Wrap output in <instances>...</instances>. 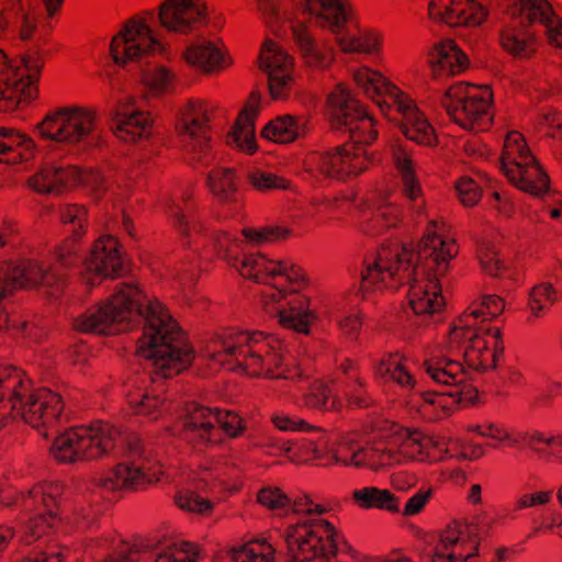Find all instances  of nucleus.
Wrapping results in <instances>:
<instances>
[{"label":"nucleus","mask_w":562,"mask_h":562,"mask_svg":"<svg viewBox=\"0 0 562 562\" xmlns=\"http://www.w3.org/2000/svg\"><path fill=\"white\" fill-rule=\"evenodd\" d=\"M145 319L136 355L151 361L153 374L170 379L187 369L194 351L184 333L157 300H147L137 284L122 282L110 297L74 321L76 330L99 335H116L130 324Z\"/></svg>","instance_id":"1"},{"label":"nucleus","mask_w":562,"mask_h":562,"mask_svg":"<svg viewBox=\"0 0 562 562\" xmlns=\"http://www.w3.org/2000/svg\"><path fill=\"white\" fill-rule=\"evenodd\" d=\"M441 221H430L417 250L397 244L381 247L363 261L357 295L367 300L384 288L409 285L407 300L416 315L435 314L443 307L440 278L458 255L454 239Z\"/></svg>","instance_id":"2"},{"label":"nucleus","mask_w":562,"mask_h":562,"mask_svg":"<svg viewBox=\"0 0 562 562\" xmlns=\"http://www.w3.org/2000/svg\"><path fill=\"white\" fill-rule=\"evenodd\" d=\"M244 244V239L218 232L214 236L213 246L216 255L244 278L267 285L261 293L262 307L267 314L277 316L285 328L307 334L316 315L308 308V297L299 292L305 282L302 268L290 261L270 259L260 252L241 254Z\"/></svg>","instance_id":"3"},{"label":"nucleus","mask_w":562,"mask_h":562,"mask_svg":"<svg viewBox=\"0 0 562 562\" xmlns=\"http://www.w3.org/2000/svg\"><path fill=\"white\" fill-rule=\"evenodd\" d=\"M265 24L277 32L289 23L293 43L304 64L327 70L336 58L335 48L316 41L312 27L340 35L352 19L350 0H254Z\"/></svg>","instance_id":"4"},{"label":"nucleus","mask_w":562,"mask_h":562,"mask_svg":"<svg viewBox=\"0 0 562 562\" xmlns=\"http://www.w3.org/2000/svg\"><path fill=\"white\" fill-rule=\"evenodd\" d=\"M169 34L190 36L210 22L206 0H162L155 10L142 11L127 19L112 38L110 50L115 64L127 66L165 52L153 24Z\"/></svg>","instance_id":"5"},{"label":"nucleus","mask_w":562,"mask_h":562,"mask_svg":"<svg viewBox=\"0 0 562 562\" xmlns=\"http://www.w3.org/2000/svg\"><path fill=\"white\" fill-rule=\"evenodd\" d=\"M206 355L221 366L234 364L255 378L295 382L304 376L297 367L285 362L281 344L258 330L226 329L207 344Z\"/></svg>","instance_id":"6"},{"label":"nucleus","mask_w":562,"mask_h":562,"mask_svg":"<svg viewBox=\"0 0 562 562\" xmlns=\"http://www.w3.org/2000/svg\"><path fill=\"white\" fill-rule=\"evenodd\" d=\"M61 396L49 389L33 390L25 373L0 366V427L20 417L33 428L54 427L63 418Z\"/></svg>","instance_id":"7"},{"label":"nucleus","mask_w":562,"mask_h":562,"mask_svg":"<svg viewBox=\"0 0 562 562\" xmlns=\"http://www.w3.org/2000/svg\"><path fill=\"white\" fill-rule=\"evenodd\" d=\"M439 443L417 429H403L393 438H380L358 446L341 442L334 458L338 463L380 470L404 461H431V449Z\"/></svg>","instance_id":"8"},{"label":"nucleus","mask_w":562,"mask_h":562,"mask_svg":"<svg viewBox=\"0 0 562 562\" xmlns=\"http://www.w3.org/2000/svg\"><path fill=\"white\" fill-rule=\"evenodd\" d=\"M427 375L445 391H427L413 395L412 405L420 415L435 420L449 415L458 405L468 406L477 398V390L468 382L460 360L430 356L423 363Z\"/></svg>","instance_id":"9"},{"label":"nucleus","mask_w":562,"mask_h":562,"mask_svg":"<svg viewBox=\"0 0 562 562\" xmlns=\"http://www.w3.org/2000/svg\"><path fill=\"white\" fill-rule=\"evenodd\" d=\"M480 313L482 311L473 305L457 319L448 333L443 350L447 352L445 357L454 360L461 357L468 367L487 370L495 368L504 346L498 328H485L477 324Z\"/></svg>","instance_id":"10"},{"label":"nucleus","mask_w":562,"mask_h":562,"mask_svg":"<svg viewBox=\"0 0 562 562\" xmlns=\"http://www.w3.org/2000/svg\"><path fill=\"white\" fill-rule=\"evenodd\" d=\"M64 491L59 482L36 483L27 493L0 492V504L20 507L27 518L23 522L21 540L31 544L58 520V499Z\"/></svg>","instance_id":"11"},{"label":"nucleus","mask_w":562,"mask_h":562,"mask_svg":"<svg viewBox=\"0 0 562 562\" xmlns=\"http://www.w3.org/2000/svg\"><path fill=\"white\" fill-rule=\"evenodd\" d=\"M121 441L122 435L116 427L99 420L59 435L50 454L61 463L94 460L113 451Z\"/></svg>","instance_id":"12"},{"label":"nucleus","mask_w":562,"mask_h":562,"mask_svg":"<svg viewBox=\"0 0 562 562\" xmlns=\"http://www.w3.org/2000/svg\"><path fill=\"white\" fill-rule=\"evenodd\" d=\"M162 476V465L135 437L128 441L126 459L102 475L97 484L109 492L139 491L160 482Z\"/></svg>","instance_id":"13"},{"label":"nucleus","mask_w":562,"mask_h":562,"mask_svg":"<svg viewBox=\"0 0 562 562\" xmlns=\"http://www.w3.org/2000/svg\"><path fill=\"white\" fill-rule=\"evenodd\" d=\"M492 98L493 93L486 86L458 82L446 90L441 104L454 123L464 130L480 132L492 122Z\"/></svg>","instance_id":"14"},{"label":"nucleus","mask_w":562,"mask_h":562,"mask_svg":"<svg viewBox=\"0 0 562 562\" xmlns=\"http://www.w3.org/2000/svg\"><path fill=\"white\" fill-rule=\"evenodd\" d=\"M335 537L333 525L322 518L289 526L284 539L290 562H326L336 553Z\"/></svg>","instance_id":"15"},{"label":"nucleus","mask_w":562,"mask_h":562,"mask_svg":"<svg viewBox=\"0 0 562 562\" xmlns=\"http://www.w3.org/2000/svg\"><path fill=\"white\" fill-rule=\"evenodd\" d=\"M210 128V106L205 101L190 100L180 109L176 130L189 164L207 167L215 160Z\"/></svg>","instance_id":"16"},{"label":"nucleus","mask_w":562,"mask_h":562,"mask_svg":"<svg viewBox=\"0 0 562 562\" xmlns=\"http://www.w3.org/2000/svg\"><path fill=\"white\" fill-rule=\"evenodd\" d=\"M373 101L389 120L401 121V131L407 139L425 146L436 145L434 127L398 87L387 81Z\"/></svg>","instance_id":"17"},{"label":"nucleus","mask_w":562,"mask_h":562,"mask_svg":"<svg viewBox=\"0 0 562 562\" xmlns=\"http://www.w3.org/2000/svg\"><path fill=\"white\" fill-rule=\"evenodd\" d=\"M43 65L42 57L33 54L24 56L19 66H7V56L0 49V112L13 111L37 97Z\"/></svg>","instance_id":"18"},{"label":"nucleus","mask_w":562,"mask_h":562,"mask_svg":"<svg viewBox=\"0 0 562 562\" xmlns=\"http://www.w3.org/2000/svg\"><path fill=\"white\" fill-rule=\"evenodd\" d=\"M331 127L346 130L357 146L370 145L378 136L373 119L342 83L336 86L327 98Z\"/></svg>","instance_id":"19"},{"label":"nucleus","mask_w":562,"mask_h":562,"mask_svg":"<svg viewBox=\"0 0 562 562\" xmlns=\"http://www.w3.org/2000/svg\"><path fill=\"white\" fill-rule=\"evenodd\" d=\"M221 429L229 437H238L245 430L241 417L231 411L211 409L192 403L183 420V436L200 447L221 441Z\"/></svg>","instance_id":"20"},{"label":"nucleus","mask_w":562,"mask_h":562,"mask_svg":"<svg viewBox=\"0 0 562 562\" xmlns=\"http://www.w3.org/2000/svg\"><path fill=\"white\" fill-rule=\"evenodd\" d=\"M41 136L70 145L92 143L97 137L95 115L83 108H60L37 124Z\"/></svg>","instance_id":"21"},{"label":"nucleus","mask_w":562,"mask_h":562,"mask_svg":"<svg viewBox=\"0 0 562 562\" xmlns=\"http://www.w3.org/2000/svg\"><path fill=\"white\" fill-rule=\"evenodd\" d=\"M54 276L53 269L45 268L36 259L21 258L16 261H3L0 263V301L16 289L34 286L42 282L50 284ZM18 327L25 330L27 323L18 322L0 307V329Z\"/></svg>","instance_id":"22"},{"label":"nucleus","mask_w":562,"mask_h":562,"mask_svg":"<svg viewBox=\"0 0 562 562\" xmlns=\"http://www.w3.org/2000/svg\"><path fill=\"white\" fill-rule=\"evenodd\" d=\"M501 47L510 56L527 59L540 43L537 0L510 18H504L498 31Z\"/></svg>","instance_id":"23"},{"label":"nucleus","mask_w":562,"mask_h":562,"mask_svg":"<svg viewBox=\"0 0 562 562\" xmlns=\"http://www.w3.org/2000/svg\"><path fill=\"white\" fill-rule=\"evenodd\" d=\"M369 165L364 147L349 143L323 153H312L305 161L306 170L312 175L341 180L361 173Z\"/></svg>","instance_id":"24"},{"label":"nucleus","mask_w":562,"mask_h":562,"mask_svg":"<svg viewBox=\"0 0 562 562\" xmlns=\"http://www.w3.org/2000/svg\"><path fill=\"white\" fill-rule=\"evenodd\" d=\"M479 544L475 527L453 521L440 532L431 553V562H465L477 555Z\"/></svg>","instance_id":"25"},{"label":"nucleus","mask_w":562,"mask_h":562,"mask_svg":"<svg viewBox=\"0 0 562 562\" xmlns=\"http://www.w3.org/2000/svg\"><path fill=\"white\" fill-rule=\"evenodd\" d=\"M279 43L266 40L259 55V66L268 76L269 92L274 100L289 97L294 61Z\"/></svg>","instance_id":"26"},{"label":"nucleus","mask_w":562,"mask_h":562,"mask_svg":"<svg viewBox=\"0 0 562 562\" xmlns=\"http://www.w3.org/2000/svg\"><path fill=\"white\" fill-rule=\"evenodd\" d=\"M428 18L451 27H475L488 18V10L479 0H430Z\"/></svg>","instance_id":"27"},{"label":"nucleus","mask_w":562,"mask_h":562,"mask_svg":"<svg viewBox=\"0 0 562 562\" xmlns=\"http://www.w3.org/2000/svg\"><path fill=\"white\" fill-rule=\"evenodd\" d=\"M40 9L33 0L0 1V37L33 38L37 30Z\"/></svg>","instance_id":"28"},{"label":"nucleus","mask_w":562,"mask_h":562,"mask_svg":"<svg viewBox=\"0 0 562 562\" xmlns=\"http://www.w3.org/2000/svg\"><path fill=\"white\" fill-rule=\"evenodd\" d=\"M122 270L123 261L117 239L110 235L101 236L95 240L90 256L85 261L83 279L90 285H94L105 278L120 276Z\"/></svg>","instance_id":"29"},{"label":"nucleus","mask_w":562,"mask_h":562,"mask_svg":"<svg viewBox=\"0 0 562 562\" xmlns=\"http://www.w3.org/2000/svg\"><path fill=\"white\" fill-rule=\"evenodd\" d=\"M366 204L371 211V215L361 224L364 234L381 235L387 229L396 227L401 222L402 209L393 200L392 194L371 192L366 199Z\"/></svg>","instance_id":"30"},{"label":"nucleus","mask_w":562,"mask_h":562,"mask_svg":"<svg viewBox=\"0 0 562 562\" xmlns=\"http://www.w3.org/2000/svg\"><path fill=\"white\" fill-rule=\"evenodd\" d=\"M60 222L69 226L70 237L56 250V265L68 268L76 263L78 247L77 240L85 234L88 212L80 204H65L59 207Z\"/></svg>","instance_id":"31"},{"label":"nucleus","mask_w":562,"mask_h":562,"mask_svg":"<svg viewBox=\"0 0 562 562\" xmlns=\"http://www.w3.org/2000/svg\"><path fill=\"white\" fill-rule=\"evenodd\" d=\"M127 100L128 102L122 103L115 112L111 128L121 140L134 143L150 135L151 117L148 112L133 108V98Z\"/></svg>","instance_id":"32"},{"label":"nucleus","mask_w":562,"mask_h":562,"mask_svg":"<svg viewBox=\"0 0 562 562\" xmlns=\"http://www.w3.org/2000/svg\"><path fill=\"white\" fill-rule=\"evenodd\" d=\"M432 77L436 80L460 75L469 67V58L453 40L437 43L429 54Z\"/></svg>","instance_id":"33"},{"label":"nucleus","mask_w":562,"mask_h":562,"mask_svg":"<svg viewBox=\"0 0 562 562\" xmlns=\"http://www.w3.org/2000/svg\"><path fill=\"white\" fill-rule=\"evenodd\" d=\"M393 162L401 173L403 195L411 203V209L420 214L425 207V201L422 194V187L414 172L411 149L406 143L395 142L391 146Z\"/></svg>","instance_id":"34"},{"label":"nucleus","mask_w":562,"mask_h":562,"mask_svg":"<svg viewBox=\"0 0 562 562\" xmlns=\"http://www.w3.org/2000/svg\"><path fill=\"white\" fill-rule=\"evenodd\" d=\"M183 59L204 74H216L231 66L226 49L210 41L190 44L182 53Z\"/></svg>","instance_id":"35"},{"label":"nucleus","mask_w":562,"mask_h":562,"mask_svg":"<svg viewBox=\"0 0 562 562\" xmlns=\"http://www.w3.org/2000/svg\"><path fill=\"white\" fill-rule=\"evenodd\" d=\"M260 97L258 93H251L248 98L243 112L238 115L235 125L226 136V143L241 151L255 153V119L258 113Z\"/></svg>","instance_id":"36"},{"label":"nucleus","mask_w":562,"mask_h":562,"mask_svg":"<svg viewBox=\"0 0 562 562\" xmlns=\"http://www.w3.org/2000/svg\"><path fill=\"white\" fill-rule=\"evenodd\" d=\"M83 181L79 169L75 166H46L29 179V187L35 192L60 193L64 188L72 187Z\"/></svg>","instance_id":"37"},{"label":"nucleus","mask_w":562,"mask_h":562,"mask_svg":"<svg viewBox=\"0 0 562 562\" xmlns=\"http://www.w3.org/2000/svg\"><path fill=\"white\" fill-rule=\"evenodd\" d=\"M505 176L514 186L532 195H541L549 189V177L535 157L532 161H525L514 166L513 169H506Z\"/></svg>","instance_id":"38"},{"label":"nucleus","mask_w":562,"mask_h":562,"mask_svg":"<svg viewBox=\"0 0 562 562\" xmlns=\"http://www.w3.org/2000/svg\"><path fill=\"white\" fill-rule=\"evenodd\" d=\"M35 144L29 136L0 127V162L20 164L33 157Z\"/></svg>","instance_id":"39"},{"label":"nucleus","mask_w":562,"mask_h":562,"mask_svg":"<svg viewBox=\"0 0 562 562\" xmlns=\"http://www.w3.org/2000/svg\"><path fill=\"white\" fill-rule=\"evenodd\" d=\"M398 352L387 353L374 367V374L384 381H392L406 391L415 387L416 381L403 363Z\"/></svg>","instance_id":"40"},{"label":"nucleus","mask_w":562,"mask_h":562,"mask_svg":"<svg viewBox=\"0 0 562 562\" xmlns=\"http://www.w3.org/2000/svg\"><path fill=\"white\" fill-rule=\"evenodd\" d=\"M190 199L191 192L187 190L181 198L172 199L168 204L169 214L175 218L178 232L186 238H191L203 229L201 222L192 214Z\"/></svg>","instance_id":"41"},{"label":"nucleus","mask_w":562,"mask_h":562,"mask_svg":"<svg viewBox=\"0 0 562 562\" xmlns=\"http://www.w3.org/2000/svg\"><path fill=\"white\" fill-rule=\"evenodd\" d=\"M127 403L134 415L155 420L164 411L165 398L147 387L134 386L126 394Z\"/></svg>","instance_id":"42"},{"label":"nucleus","mask_w":562,"mask_h":562,"mask_svg":"<svg viewBox=\"0 0 562 562\" xmlns=\"http://www.w3.org/2000/svg\"><path fill=\"white\" fill-rule=\"evenodd\" d=\"M206 184L213 196L220 202L237 201V183L232 168L216 167L212 169L207 175Z\"/></svg>","instance_id":"43"},{"label":"nucleus","mask_w":562,"mask_h":562,"mask_svg":"<svg viewBox=\"0 0 562 562\" xmlns=\"http://www.w3.org/2000/svg\"><path fill=\"white\" fill-rule=\"evenodd\" d=\"M538 29L549 45L562 49V18L553 9L549 0H537Z\"/></svg>","instance_id":"44"},{"label":"nucleus","mask_w":562,"mask_h":562,"mask_svg":"<svg viewBox=\"0 0 562 562\" xmlns=\"http://www.w3.org/2000/svg\"><path fill=\"white\" fill-rule=\"evenodd\" d=\"M307 437L296 443L289 441L284 446V456L294 463H305L321 459V449L325 446V430L323 435L306 432Z\"/></svg>","instance_id":"45"},{"label":"nucleus","mask_w":562,"mask_h":562,"mask_svg":"<svg viewBox=\"0 0 562 562\" xmlns=\"http://www.w3.org/2000/svg\"><path fill=\"white\" fill-rule=\"evenodd\" d=\"M303 134V123L291 115L277 117L268 123L261 132L262 137L280 144L294 142Z\"/></svg>","instance_id":"46"},{"label":"nucleus","mask_w":562,"mask_h":562,"mask_svg":"<svg viewBox=\"0 0 562 562\" xmlns=\"http://www.w3.org/2000/svg\"><path fill=\"white\" fill-rule=\"evenodd\" d=\"M355 502L362 508H379L390 513H400V501L389 490L363 487L352 494Z\"/></svg>","instance_id":"47"},{"label":"nucleus","mask_w":562,"mask_h":562,"mask_svg":"<svg viewBox=\"0 0 562 562\" xmlns=\"http://www.w3.org/2000/svg\"><path fill=\"white\" fill-rule=\"evenodd\" d=\"M338 44L344 53L375 55L382 49L383 36L378 31L363 29L348 38H339Z\"/></svg>","instance_id":"48"},{"label":"nucleus","mask_w":562,"mask_h":562,"mask_svg":"<svg viewBox=\"0 0 562 562\" xmlns=\"http://www.w3.org/2000/svg\"><path fill=\"white\" fill-rule=\"evenodd\" d=\"M532 155L526 146L522 135L516 131L509 132L504 142L501 157L502 169H513L525 161H532Z\"/></svg>","instance_id":"49"},{"label":"nucleus","mask_w":562,"mask_h":562,"mask_svg":"<svg viewBox=\"0 0 562 562\" xmlns=\"http://www.w3.org/2000/svg\"><path fill=\"white\" fill-rule=\"evenodd\" d=\"M274 550L265 540H254L232 550L234 562H273Z\"/></svg>","instance_id":"50"},{"label":"nucleus","mask_w":562,"mask_h":562,"mask_svg":"<svg viewBox=\"0 0 562 562\" xmlns=\"http://www.w3.org/2000/svg\"><path fill=\"white\" fill-rule=\"evenodd\" d=\"M304 405L310 408L325 411H337L340 408V401L331 395L330 389L322 382H314L310 391L303 397Z\"/></svg>","instance_id":"51"},{"label":"nucleus","mask_w":562,"mask_h":562,"mask_svg":"<svg viewBox=\"0 0 562 562\" xmlns=\"http://www.w3.org/2000/svg\"><path fill=\"white\" fill-rule=\"evenodd\" d=\"M557 292L549 283L535 285L529 294V310L532 317L543 316L554 304Z\"/></svg>","instance_id":"52"},{"label":"nucleus","mask_w":562,"mask_h":562,"mask_svg":"<svg viewBox=\"0 0 562 562\" xmlns=\"http://www.w3.org/2000/svg\"><path fill=\"white\" fill-rule=\"evenodd\" d=\"M352 78L355 83L372 100L379 97L381 89L385 88V83L389 81L381 72L369 67L353 70Z\"/></svg>","instance_id":"53"},{"label":"nucleus","mask_w":562,"mask_h":562,"mask_svg":"<svg viewBox=\"0 0 562 562\" xmlns=\"http://www.w3.org/2000/svg\"><path fill=\"white\" fill-rule=\"evenodd\" d=\"M198 554L193 543H173L156 553L154 562H196Z\"/></svg>","instance_id":"54"},{"label":"nucleus","mask_w":562,"mask_h":562,"mask_svg":"<svg viewBox=\"0 0 562 562\" xmlns=\"http://www.w3.org/2000/svg\"><path fill=\"white\" fill-rule=\"evenodd\" d=\"M243 235L249 243L261 245L285 239L290 235V231L279 226L246 227L243 229Z\"/></svg>","instance_id":"55"},{"label":"nucleus","mask_w":562,"mask_h":562,"mask_svg":"<svg viewBox=\"0 0 562 562\" xmlns=\"http://www.w3.org/2000/svg\"><path fill=\"white\" fill-rule=\"evenodd\" d=\"M247 180L254 189L261 192L274 189H286L289 186V182L284 178L260 169L250 170L247 173Z\"/></svg>","instance_id":"56"},{"label":"nucleus","mask_w":562,"mask_h":562,"mask_svg":"<svg viewBox=\"0 0 562 562\" xmlns=\"http://www.w3.org/2000/svg\"><path fill=\"white\" fill-rule=\"evenodd\" d=\"M175 503L182 510L202 515L210 513L212 509L210 501L189 490L179 491L175 496Z\"/></svg>","instance_id":"57"},{"label":"nucleus","mask_w":562,"mask_h":562,"mask_svg":"<svg viewBox=\"0 0 562 562\" xmlns=\"http://www.w3.org/2000/svg\"><path fill=\"white\" fill-rule=\"evenodd\" d=\"M346 400L348 406L352 408H366L373 404V398L367 390L366 381L358 375L348 386V390L346 391Z\"/></svg>","instance_id":"58"},{"label":"nucleus","mask_w":562,"mask_h":562,"mask_svg":"<svg viewBox=\"0 0 562 562\" xmlns=\"http://www.w3.org/2000/svg\"><path fill=\"white\" fill-rule=\"evenodd\" d=\"M271 423L281 431H303L319 436L323 435L322 428L315 427L303 419L289 417L286 415L273 414L271 416Z\"/></svg>","instance_id":"59"},{"label":"nucleus","mask_w":562,"mask_h":562,"mask_svg":"<svg viewBox=\"0 0 562 562\" xmlns=\"http://www.w3.org/2000/svg\"><path fill=\"white\" fill-rule=\"evenodd\" d=\"M477 258L482 269L493 277H498L504 269V265L498 258V252L491 243H483L480 246Z\"/></svg>","instance_id":"60"},{"label":"nucleus","mask_w":562,"mask_h":562,"mask_svg":"<svg viewBox=\"0 0 562 562\" xmlns=\"http://www.w3.org/2000/svg\"><path fill=\"white\" fill-rule=\"evenodd\" d=\"M258 503L271 510H286L291 499L279 487H263L257 496Z\"/></svg>","instance_id":"61"},{"label":"nucleus","mask_w":562,"mask_h":562,"mask_svg":"<svg viewBox=\"0 0 562 562\" xmlns=\"http://www.w3.org/2000/svg\"><path fill=\"white\" fill-rule=\"evenodd\" d=\"M456 191L460 202L467 206H474L481 199L480 186L470 177H462L456 183Z\"/></svg>","instance_id":"62"},{"label":"nucleus","mask_w":562,"mask_h":562,"mask_svg":"<svg viewBox=\"0 0 562 562\" xmlns=\"http://www.w3.org/2000/svg\"><path fill=\"white\" fill-rule=\"evenodd\" d=\"M144 81L155 92H166L173 81V75L168 69L158 67L148 70L144 75Z\"/></svg>","instance_id":"63"},{"label":"nucleus","mask_w":562,"mask_h":562,"mask_svg":"<svg viewBox=\"0 0 562 562\" xmlns=\"http://www.w3.org/2000/svg\"><path fill=\"white\" fill-rule=\"evenodd\" d=\"M473 305H476L482 311L479 317L490 316L491 318L498 316L505 307L504 300L498 295L492 294L483 295L480 303L473 302L465 312H469Z\"/></svg>","instance_id":"64"}]
</instances>
